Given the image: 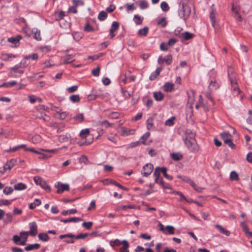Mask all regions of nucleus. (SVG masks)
Segmentation results:
<instances>
[{
    "label": "nucleus",
    "mask_w": 252,
    "mask_h": 252,
    "mask_svg": "<svg viewBox=\"0 0 252 252\" xmlns=\"http://www.w3.org/2000/svg\"><path fill=\"white\" fill-rule=\"evenodd\" d=\"M119 27V24L117 22L114 21L112 23L111 28L110 30V35L111 38H113L115 36L114 32L117 31L118 30Z\"/></svg>",
    "instance_id": "12"
},
{
    "label": "nucleus",
    "mask_w": 252,
    "mask_h": 252,
    "mask_svg": "<svg viewBox=\"0 0 252 252\" xmlns=\"http://www.w3.org/2000/svg\"><path fill=\"white\" fill-rule=\"evenodd\" d=\"M175 228L173 226L170 225H167L165 228V231L167 233V234H174Z\"/></svg>",
    "instance_id": "42"
},
{
    "label": "nucleus",
    "mask_w": 252,
    "mask_h": 252,
    "mask_svg": "<svg viewBox=\"0 0 252 252\" xmlns=\"http://www.w3.org/2000/svg\"><path fill=\"white\" fill-rule=\"evenodd\" d=\"M107 16V13L104 11H102L99 13L98 18L100 21H103L106 18Z\"/></svg>",
    "instance_id": "43"
},
{
    "label": "nucleus",
    "mask_w": 252,
    "mask_h": 252,
    "mask_svg": "<svg viewBox=\"0 0 252 252\" xmlns=\"http://www.w3.org/2000/svg\"><path fill=\"white\" fill-rule=\"evenodd\" d=\"M240 225L242 227L243 231L246 233V232H248L249 228L248 225L246 224L245 221H243L241 222Z\"/></svg>",
    "instance_id": "58"
},
{
    "label": "nucleus",
    "mask_w": 252,
    "mask_h": 252,
    "mask_svg": "<svg viewBox=\"0 0 252 252\" xmlns=\"http://www.w3.org/2000/svg\"><path fill=\"white\" fill-rule=\"evenodd\" d=\"M148 31V28L147 27H145L138 31V34L140 36H146L147 34Z\"/></svg>",
    "instance_id": "32"
},
{
    "label": "nucleus",
    "mask_w": 252,
    "mask_h": 252,
    "mask_svg": "<svg viewBox=\"0 0 252 252\" xmlns=\"http://www.w3.org/2000/svg\"><path fill=\"white\" fill-rule=\"evenodd\" d=\"M228 76L231 85V90L234 94H238L240 92V89L237 84V81L235 75L233 74V69L232 67H229L228 69Z\"/></svg>",
    "instance_id": "2"
},
{
    "label": "nucleus",
    "mask_w": 252,
    "mask_h": 252,
    "mask_svg": "<svg viewBox=\"0 0 252 252\" xmlns=\"http://www.w3.org/2000/svg\"><path fill=\"white\" fill-rule=\"evenodd\" d=\"M82 220V219L79 218L77 217H73L68 219H65V220H61V221L63 222L64 223H68L70 222H79Z\"/></svg>",
    "instance_id": "25"
},
{
    "label": "nucleus",
    "mask_w": 252,
    "mask_h": 252,
    "mask_svg": "<svg viewBox=\"0 0 252 252\" xmlns=\"http://www.w3.org/2000/svg\"><path fill=\"white\" fill-rule=\"evenodd\" d=\"M192 3L190 0H182L179 4L178 13L181 19L186 21L191 14V6Z\"/></svg>",
    "instance_id": "1"
},
{
    "label": "nucleus",
    "mask_w": 252,
    "mask_h": 252,
    "mask_svg": "<svg viewBox=\"0 0 252 252\" xmlns=\"http://www.w3.org/2000/svg\"><path fill=\"white\" fill-rule=\"evenodd\" d=\"M128 247L129 244L128 242L126 240H124L123 247L120 249L119 252H129Z\"/></svg>",
    "instance_id": "26"
},
{
    "label": "nucleus",
    "mask_w": 252,
    "mask_h": 252,
    "mask_svg": "<svg viewBox=\"0 0 252 252\" xmlns=\"http://www.w3.org/2000/svg\"><path fill=\"white\" fill-rule=\"evenodd\" d=\"M153 165L151 163H147L142 168L141 174L144 177H148L152 172Z\"/></svg>",
    "instance_id": "8"
},
{
    "label": "nucleus",
    "mask_w": 252,
    "mask_h": 252,
    "mask_svg": "<svg viewBox=\"0 0 252 252\" xmlns=\"http://www.w3.org/2000/svg\"><path fill=\"white\" fill-rule=\"evenodd\" d=\"M29 227L30 230L29 231H24L20 233V235L23 237L24 235H30L34 236L37 234V226L35 222H32L29 223Z\"/></svg>",
    "instance_id": "5"
},
{
    "label": "nucleus",
    "mask_w": 252,
    "mask_h": 252,
    "mask_svg": "<svg viewBox=\"0 0 252 252\" xmlns=\"http://www.w3.org/2000/svg\"><path fill=\"white\" fill-rule=\"evenodd\" d=\"M177 177L179 179H182L183 181L189 183L190 185H191V184H193V182L189 177L187 176L182 177L180 175H178Z\"/></svg>",
    "instance_id": "40"
},
{
    "label": "nucleus",
    "mask_w": 252,
    "mask_h": 252,
    "mask_svg": "<svg viewBox=\"0 0 252 252\" xmlns=\"http://www.w3.org/2000/svg\"><path fill=\"white\" fill-rule=\"evenodd\" d=\"M110 244L112 247H114L115 245L118 246L123 244V241H121L120 240L117 239L114 241H111Z\"/></svg>",
    "instance_id": "45"
},
{
    "label": "nucleus",
    "mask_w": 252,
    "mask_h": 252,
    "mask_svg": "<svg viewBox=\"0 0 252 252\" xmlns=\"http://www.w3.org/2000/svg\"><path fill=\"white\" fill-rule=\"evenodd\" d=\"M55 187L58 189L57 192L58 193H62L65 190H68L69 189V186L68 184H63L61 182H58L55 185Z\"/></svg>",
    "instance_id": "9"
},
{
    "label": "nucleus",
    "mask_w": 252,
    "mask_h": 252,
    "mask_svg": "<svg viewBox=\"0 0 252 252\" xmlns=\"http://www.w3.org/2000/svg\"><path fill=\"white\" fill-rule=\"evenodd\" d=\"M16 162V159H11L7 162L6 164L3 166V167L6 170L7 169L10 170L15 165Z\"/></svg>",
    "instance_id": "16"
},
{
    "label": "nucleus",
    "mask_w": 252,
    "mask_h": 252,
    "mask_svg": "<svg viewBox=\"0 0 252 252\" xmlns=\"http://www.w3.org/2000/svg\"><path fill=\"white\" fill-rule=\"evenodd\" d=\"M160 171L163 173L164 177L168 180H172L173 178L166 173L167 169L165 167L160 168Z\"/></svg>",
    "instance_id": "36"
},
{
    "label": "nucleus",
    "mask_w": 252,
    "mask_h": 252,
    "mask_svg": "<svg viewBox=\"0 0 252 252\" xmlns=\"http://www.w3.org/2000/svg\"><path fill=\"white\" fill-rule=\"evenodd\" d=\"M143 18H141L138 15H134L133 21L136 25H139L142 23Z\"/></svg>",
    "instance_id": "35"
},
{
    "label": "nucleus",
    "mask_w": 252,
    "mask_h": 252,
    "mask_svg": "<svg viewBox=\"0 0 252 252\" xmlns=\"http://www.w3.org/2000/svg\"><path fill=\"white\" fill-rule=\"evenodd\" d=\"M38 56L37 53H34L32 55H29L25 56L24 59H32L33 60H37L38 59Z\"/></svg>",
    "instance_id": "53"
},
{
    "label": "nucleus",
    "mask_w": 252,
    "mask_h": 252,
    "mask_svg": "<svg viewBox=\"0 0 252 252\" xmlns=\"http://www.w3.org/2000/svg\"><path fill=\"white\" fill-rule=\"evenodd\" d=\"M19 149V148H24V150L25 151H30L33 153H34L37 154H40L41 153L39 152V151L35 150L34 148H27L26 147V145L22 144L18 146Z\"/></svg>",
    "instance_id": "27"
},
{
    "label": "nucleus",
    "mask_w": 252,
    "mask_h": 252,
    "mask_svg": "<svg viewBox=\"0 0 252 252\" xmlns=\"http://www.w3.org/2000/svg\"><path fill=\"white\" fill-rule=\"evenodd\" d=\"M19 67L17 65L11 68V72H10V76L12 77H17L23 73V70H18Z\"/></svg>",
    "instance_id": "11"
},
{
    "label": "nucleus",
    "mask_w": 252,
    "mask_h": 252,
    "mask_svg": "<svg viewBox=\"0 0 252 252\" xmlns=\"http://www.w3.org/2000/svg\"><path fill=\"white\" fill-rule=\"evenodd\" d=\"M94 28L89 23L86 24L84 27V31L87 32H91L94 31Z\"/></svg>",
    "instance_id": "62"
},
{
    "label": "nucleus",
    "mask_w": 252,
    "mask_h": 252,
    "mask_svg": "<svg viewBox=\"0 0 252 252\" xmlns=\"http://www.w3.org/2000/svg\"><path fill=\"white\" fill-rule=\"evenodd\" d=\"M219 87V84L217 82V80L213 78L211 80L208 86L209 89L211 91L216 90Z\"/></svg>",
    "instance_id": "13"
},
{
    "label": "nucleus",
    "mask_w": 252,
    "mask_h": 252,
    "mask_svg": "<svg viewBox=\"0 0 252 252\" xmlns=\"http://www.w3.org/2000/svg\"><path fill=\"white\" fill-rule=\"evenodd\" d=\"M92 221L84 222L82 223V225L87 229H90L93 225Z\"/></svg>",
    "instance_id": "60"
},
{
    "label": "nucleus",
    "mask_w": 252,
    "mask_h": 252,
    "mask_svg": "<svg viewBox=\"0 0 252 252\" xmlns=\"http://www.w3.org/2000/svg\"><path fill=\"white\" fill-rule=\"evenodd\" d=\"M69 99L71 101H72L73 103L78 102L80 100V97L78 95L74 94L71 95L69 97Z\"/></svg>",
    "instance_id": "46"
},
{
    "label": "nucleus",
    "mask_w": 252,
    "mask_h": 252,
    "mask_svg": "<svg viewBox=\"0 0 252 252\" xmlns=\"http://www.w3.org/2000/svg\"><path fill=\"white\" fill-rule=\"evenodd\" d=\"M90 133V130L89 128L82 129L80 133V136L82 138H86Z\"/></svg>",
    "instance_id": "37"
},
{
    "label": "nucleus",
    "mask_w": 252,
    "mask_h": 252,
    "mask_svg": "<svg viewBox=\"0 0 252 252\" xmlns=\"http://www.w3.org/2000/svg\"><path fill=\"white\" fill-rule=\"evenodd\" d=\"M16 84V82L15 81H12L8 82H6L4 83L2 86L6 87H11Z\"/></svg>",
    "instance_id": "63"
},
{
    "label": "nucleus",
    "mask_w": 252,
    "mask_h": 252,
    "mask_svg": "<svg viewBox=\"0 0 252 252\" xmlns=\"http://www.w3.org/2000/svg\"><path fill=\"white\" fill-rule=\"evenodd\" d=\"M14 188L15 190H21L25 189L27 188V186L22 183H19L15 185Z\"/></svg>",
    "instance_id": "30"
},
{
    "label": "nucleus",
    "mask_w": 252,
    "mask_h": 252,
    "mask_svg": "<svg viewBox=\"0 0 252 252\" xmlns=\"http://www.w3.org/2000/svg\"><path fill=\"white\" fill-rule=\"evenodd\" d=\"M40 248V244L35 243L34 244H30L25 248L26 251H30L33 250H37Z\"/></svg>",
    "instance_id": "21"
},
{
    "label": "nucleus",
    "mask_w": 252,
    "mask_h": 252,
    "mask_svg": "<svg viewBox=\"0 0 252 252\" xmlns=\"http://www.w3.org/2000/svg\"><path fill=\"white\" fill-rule=\"evenodd\" d=\"M75 54L66 55L63 58V63H69L74 61Z\"/></svg>",
    "instance_id": "17"
},
{
    "label": "nucleus",
    "mask_w": 252,
    "mask_h": 252,
    "mask_svg": "<svg viewBox=\"0 0 252 252\" xmlns=\"http://www.w3.org/2000/svg\"><path fill=\"white\" fill-rule=\"evenodd\" d=\"M89 236L88 233H80L77 235H74L72 233H68L63 234L59 236V238L63 239V238H70V240H64V242L67 244H73L75 239H84Z\"/></svg>",
    "instance_id": "3"
},
{
    "label": "nucleus",
    "mask_w": 252,
    "mask_h": 252,
    "mask_svg": "<svg viewBox=\"0 0 252 252\" xmlns=\"http://www.w3.org/2000/svg\"><path fill=\"white\" fill-rule=\"evenodd\" d=\"M215 227L220 231V233L225 235L226 236H229L230 235V232L225 229L221 225L216 224Z\"/></svg>",
    "instance_id": "15"
},
{
    "label": "nucleus",
    "mask_w": 252,
    "mask_h": 252,
    "mask_svg": "<svg viewBox=\"0 0 252 252\" xmlns=\"http://www.w3.org/2000/svg\"><path fill=\"white\" fill-rule=\"evenodd\" d=\"M70 138V134L69 133H66L65 134L59 136V140L60 142H64L67 141Z\"/></svg>",
    "instance_id": "28"
},
{
    "label": "nucleus",
    "mask_w": 252,
    "mask_h": 252,
    "mask_svg": "<svg viewBox=\"0 0 252 252\" xmlns=\"http://www.w3.org/2000/svg\"><path fill=\"white\" fill-rule=\"evenodd\" d=\"M172 60V57L171 55H168L164 58L159 57L158 59V63L159 64L165 63L167 64H170Z\"/></svg>",
    "instance_id": "10"
},
{
    "label": "nucleus",
    "mask_w": 252,
    "mask_h": 252,
    "mask_svg": "<svg viewBox=\"0 0 252 252\" xmlns=\"http://www.w3.org/2000/svg\"><path fill=\"white\" fill-rule=\"evenodd\" d=\"M13 189L11 187H6L4 189L3 192L5 194L8 195V194H11L13 192Z\"/></svg>",
    "instance_id": "51"
},
{
    "label": "nucleus",
    "mask_w": 252,
    "mask_h": 252,
    "mask_svg": "<svg viewBox=\"0 0 252 252\" xmlns=\"http://www.w3.org/2000/svg\"><path fill=\"white\" fill-rule=\"evenodd\" d=\"M100 70V67L97 66L95 68H94L93 70H92V73L94 76L97 77L99 75Z\"/></svg>",
    "instance_id": "52"
},
{
    "label": "nucleus",
    "mask_w": 252,
    "mask_h": 252,
    "mask_svg": "<svg viewBox=\"0 0 252 252\" xmlns=\"http://www.w3.org/2000/svg\"><path fill=\"white\" fill-rule=\"evenodd\" d=\"M172 158L176 161L180 160L183 156L180 153H173L171 155Z\"/></svg>",
    "instance_id": "41"
},
{
    "label": "nucleus",
    "mask_w": 252,
    "mask_h": 252,
    "mask_svg": "<svg viewBox=\"0 0 252 252\" xmlns=\"http://www.w3.org/2000/svg\"><path fill=\"white\" fill-rule=\"evenodd\" d=\"M39 239L44 242H47L49 240V237L48 234L45 233H41L38 235Z\"/></svg>",
    "instance_id": "31"
},
{
    "label": "nucleus",
    "mask_w": 252,
    "mask_h": 252,
    "mask_svg": "<svg viewBox=\"0 0 252 252\" xmlns=\"http://www.w3.org/2000/svg\"><path fill=\"white\" fill-rule=\"evenodd\" d=\"M74 119L78 122H81L84 120V116L83 114H79L74 117Z\"/></svg>",
    "instance_id": "54"
},
{
    "label": "nucleus",
    "mask_w": 252,
    "mask_h": 252,
    "mask_svg": "<svg viewBox=\"0 0 252 252\" xmlns=\"http://www.w3.org/2000/svg\"><path fill=\"white\" fill-rule=\"evenodd\" d=\"M222 139L224 142L227 144L231 148L233 149L235 145L232 142L231 135L228 132H223L220 134Z\"/></svg>",
    "instance_id": "6"
},
{
    "label": "nucleus",
    "mask_w": 252,
    "mask_h": 252,
    "mask_svg": "<svg viewBox=\"0 0 252 252\" xmlns=\"http://www.w3.org/2000/svg\"><path fill=\"white\" fill-rule=\"evenodd\" d=\"M158 24L162 27H165L166 26V22L165 18H162L158 22Z\"/></svg>",
    "instance_id": "56"
},
{
    "label": "nucleus",
    "mask_w": 252,
    "mask_h": 252,
    "mask_svg": "<svg viewBox=\"0 0 252 252\" xmlns=\"http://www.w3.org/2000/svg\"><path fill=\"white\" fill-rule=\"evenodd\" d=\"M107 117L112 119H116L120 117L121 114L118 112H111L106 114Z\"/></svg>",
    "instance_id": "20"
},
{
    "label": "nucleus",
    "mask_w": 252,
    "mask_h": 252,
    "mask_svg": "<svg viewBox=\"0 0 252 252\" xmlns=\"http://www.w3.org/2000/svg\"><path fill=\"white\" fill-rule=\"evenodd\" d=\"M124 6L126 8L127 12L133 11L136 9V7L135 6L134 3H126L125 4Z\"/></svg>",
    "instance_id": "33"
},
{
    "label": "nucleus",
    "mask_w": 252,
    "mask_h": 252,
    "mask_svg": "<svg viewBox=\"0 0 252 252\" xmlns=\"http://www.w3.org/2000/svg\"><path fill=\"white\" fill-rule=\"evenodd\" d=\"M103 55V53H99L97 55H94V56H89L88 59H91L93 60H97L99 58L102 57Z\"/></svg>",
    "instance_id": "59"
},
{
    "label": "nucleus",
    "mask_w": 252,
    "mask_h": 252,
    "mask_svg": "<svg viewBox=\"0 0 252 252\" xmlns=\"http://www.w3.org/2000/svg\"><path fill=\"white\" fill-rule=\"evenodd\" d=\"M216 13H215L213 11H212L210 14V18L211 22L212 23V26L215 28V23H216Z\"/></svg>",
    "instance_id": "39"
},
{
    "label": "nucleus",
    "mask_w": 252,
    "mask_h": 252,
    "mask_svg": "<svg viewBox=\"0 0 252 252\" xmlns=\"http://www.w3.org/2000/svg\"><path fill=\"white\" fill-rule=\"evenodd\" d=\"M73 5L76 7L79 5H83L84 2L82 0H73L72 1Z\"/></svg>",
    "instance_id": "55"
},
{
    "label": "nucleus",
    "mask_w": 252,
    "mask_h": 252,
    "mask_svg": "<svg viewBox=\"0 0 252 252\" xmlns=\"http://www.w3.org/2000/svg\"><path fill=\"white\" fill-rule=\"evenodd\" d=\"M185 143L188 149L192 152L196 153L199 150V147L195 139L193 138H187L185 140Z\"/></svg>",
    "instance_id": "4"
},
{
    "label": "nucleus",
    "mask_w": 252,
    "mask_h": 252,
    "mask_svg": "<svg viewBox=\"0 0 252 252\" xmlns=\"http://www.w3.org/2000/svg\"><path fill=\"white\" fill-rule=\"evenodd\" d=\"M33 180L35 184L37 185L40 186L42 188L46 190L50 189L49 186L47 184L46 182L41 178L38 176H36L34 177Z\"/></svg>",
    "instance_id": "7"
},
{
    "label": "nucleus",
    "mask_w": 252,
    "mask_h": 252,
    "mask_svg": "<svg viewBox=\"0 0 252 252\" xmlns=\"http://www.w3.org/2000/svg\"><path fill=\"white\" fill-rule=\"evenodd\" d=\"M149 5L148 2L144 0H141L139 3V6L141 9H144L148 8Z\"/></svg>",
    "instance_id": "48"
},
{
    "label": "nucleus",
    "mask_w": 252,
    "mask_h": 252,
    "mask_svg": "<svg viewBox=\"0 0 252 252\" xmlns=\"http://www.w3.org/2000/svg\"><path fill=\"white\" fill-rule=\"evenodd\" d=\"M160 7L163 11H167L169 9L168 3L165 1H163L161 3Z\"/></svg>",
    "instance_id": "44"
},
{
    "label": "nucleus",
    "mask_w": 252,
    "mask_h": 252,
    "mask_svg": "<svg viewBox=\"0 0 252 252\" xmlns=\"http://www.w3.org/2000/svg\"><path fill=\"white\" fill-rule=\"evenodd\" d=\"M179 36L183 39L189 40L192 38L193 37L194 35L193 34L189 32H185L179 34Z\"/></svg>",
    "instance_id": "14"
},
{
    "label": "nucleus",
    "mask_w": 252,
    "mask_h": 252,
    "mask_svg": "<svg viewBox=\"0 0 252 252\" xmlns=\"http://www.w3.org/2000/svg\"><path fill=\"white\" fill-rule=\"evenodd\" d=\"M22 38V36L20 35H16L15 37H11L8 39V41L9 42L13 43L14 44H17L18 43L19 40Z\"/></svg>",
    "instance_id": "23"
},
{
    "label": "nucleus",
    "mask_w": 252,
    "mask_h": 252,
    "mask_svg": "<svg viewBox=\"0 0 252 252\" xmlns=\"http://www.w3.org/2000/svg\"><path fill=\"white\" fill-rule=\"evenodd\" d=\"M231 180L238 181L239 180L238 175L235 171H232L230 175Z\"/></svg>",
    "instance_id": "47"
},
{
    "label": "nucleus",
    "mask_w": 252,
    "mask_h": 252,
    "mask_svg": "<svg viewBox=\"0 0 252 252\" xmlns=\"http://www.w3.org/2000/svg\"><path fill=\"white\" fill-rule=\"evenodd\" d=\"M194 190H195L196 191L201 192V190L203 189V188L198 187L196 185L194 182H193V184H191L190 185Z\"/></svg>",
    "instance_id": "64"
},
{
    "label": "nucleus",
    "mask_w": 252,
    "mask_h": 252,
    "mask_svg": "<svg viewBox=\"0 0 252 252\" xmlns=\"http://www.w3.org/2000/svg\"><path fill=\"white\" fill-rule=\"evenodd\" d=\"M153 96L156 100L161 101L164 98V94L160 92H155L153 93Z\"/></svg>",
    "instance_id": "22"
},
{
    "label": "nucleus",
    "mask_w": 252,
    "mask_h": 252,
    "mask_svg": "<svg viewBox=\"0 0 252 252\" xmlns=\"http://www.w3.org/2000/svg\"><path fill=\"white\" fill-rule=\"evenodd\" d=\"M189 98H188V104H189V106L191 108L192 107V105L194 103V92L193 91H190L189 94Z\"/></svg>",
    "instance_id": "18"
},
{
    "label": "nucleus",
    "mask_w": 252,
    "mask_h": 252,
    "mask_svg": "<svg viewBox=\"0 0 252 252\" xmlns=\"http://www.w3.org/2000/svg\"><path fill=\"white\" fill-rule=\"evenodd\" d=\"M175 118L174 117H172L170 119H168L165 121V125L168 126H172L174 125V121L175 120Z\"/></svg>",
    "instance_id": "49"
},
{
    "label": "nucleus",
    "mask_w": 252,
    "mask_h": 252,
    "mask_svg": "<svg viewBox=\"0 0 252 252\" xmlns=\"http://www.w3.org/2000/svg\"><path fill=\"white\" fill-rule=\"evenodd\" d=\"M154 176L155 178V182L157 184H158V180L159 179V176H160V167H157L155 168L154 173Z\"/></svg>",
    "instance_id": "24"
},
{
    "label": "nucleus",
    "mask_w": 252,
    "mask_h": 252,
    "mask_svg": "<svg viewBox=\"0 0 252 252\" xmlns=\"http://www.w3.org/2000/svg\"><path fill=\"white\" fill-rule=\"evenodd\" d=\"M32 142L33 143H38L41 140V137L40 135L36 134L34 135L32 138Z\"/></svg>",
    "instance_id": "57"
},
{
    "label": "nucleus",
    "mask_w": 252,
    "mask_h": 252,
    "mask_svg": "<svg viewBox=\"0 0 252 252\" xmlns=\"http://www.w3.org/2000/svg\"><path fill=\"white\" fill-rule=\"evenodd\" d=\"M174 85L169 82L166 83L163 86V89L166 92H171L173 89Z\"/></svg>",
    "instance_id": "29"
},
{
    "label": "nucleus",
    "mask_w": 252,
    "mask_h": 252,
    "mask_svg": "<svg viewBox=\"0 0 252 252\" xmlns=\"http://www.w3.org/2000/svg\"><path fill=\"white\" fill-rule=\"evenodd\" d=\"M107 139L113 143L116 144L117 141V135L116 134H109L107 136Z\"/></svg>",
    "instance_id": "34"
},
{
    "label": "nucleus",
    "mask_w": 252,
    "mask_h": 252,
    "mask_svg": "<svg viewBox=\"0 0 252 252\" xmlns=\"http://www.w3.org/2000/svg\"><path fill=\"white\" fill-rule=\"evenodd\" d=\"M32 33L33 34V38L35 39L37 41H40L41 40L40 32L37 29H33L32 30Z\"/></svg>",
    "instance_id": "19"
},
{
    "label": "nucleus",
    "mask_w": 252,
    "mask_h": 252,
    "mask_svg": "<svg viewBox=\"0 0 252 252\" xmlns=\"http://www.w3.org/2000/svg\"><path fill=\"white\" fill-rule=\"evenodd\" d=\"M40 204L41 201L38 199H35L34 202L30 204L29 207L31 209H33L36 206H39Z\"/></svg>",
    "instance_id": "38"
},
{
    "label": "nucleus",
    "mask_w": 252,
    "mask_h": 252,
    "mask_svg": "<svg viewBox=\"0 0 252 252\" xmlns=\"http://www.w3.org/2000/svg\"><path fill=\"white\" fill-rule=\"evenodd\" d=\"M153 119L149 118L147 121V126L148 129H151L153 127Z\"/></svg>",
    "instance_id": "61"
},
{
    "label": "nucleus",
    "mask_w": 252,
    "mask_h": 252,
    "mask_svg": "<svg viewBox=\"0 0 252 252\" xmlns=\"http://www.w3.org/2000/svg\"><path fill=\"white\" fill-rule=\"evenodd\" d=\"M62 149H63V148L54 149H52V150L41 149H40V150L42 151H44V152H48V153H56L58 152L60 150H62Z\"/></svg>",
    "instance_id": "50"
}]
</instances>
